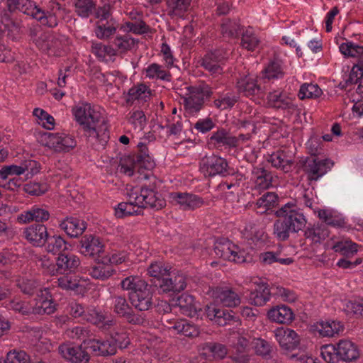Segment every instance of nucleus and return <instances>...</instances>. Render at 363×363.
Returning <instances> with one entry per match:
<instances>
[{
  "mask_svg": "<svg viewBox=\"0 0 363 363\" xmlns=\"http://www.w3.org/2000/svg\"><path fill=\"white\" fill-rule=\"evenodd\" d=\"M73 112L88 142L96 150L104 148L109 139V131L101 113L86 103L76 106Z\"/></svg>",
  "mask_w": 363,
  "mask_h": 363,
  "instance_id": "1",
  "label": "nucleus"
},
{
  "mask_svg": "<svg viewBox=\"0 0 363 363\" xmlns=\"http://www.w3.org/2000/svg\"><path fill=\"white\" fill-rule=\"evenodd\" d=\"M138 190V201L143 208H151L156 210L162 208L165 205L164 200L158 193L155 183L143 185Z\"/></svg>",
  "mask_w": 363,
  "mask_h": 363,
  "instance_id": "2",
  "label": "nucleus"
},
{
  "mask_svg": "<svg viewBox=\"0 0 363 363\" xmlns=\"http://www.w3.org/2000/svg\"><path fill=\"white\" fill-rule=\"evenodd\" d=\"M277 217L284 218L292 228V233L301 230L306 224L303 214L298 211L292 203H286L275 212Z\"/></svg>",
  "mask_w": 363,
  "mask_h": 363,
  "instance_id": "3",
  "label": "nucleus"
},
{
  "mask_svg": "<svg viewBox=\"0 0 363 363\" xmlns=\"http://www.w3.org/2000/svg\"><path fill=\"white\" fill-rule=\"evenodd\" d=\"M155 286L162 293H179L186 286V277L182 273L171 269L161 280V283L155 282Z\"/></svg>",
  "mask_w": 363,
  "mask_h": 363,
  "instance_id": "4",
  "label": "nucleus"
},
{
  "mask_svg": "<svg viewBox=\"0 0 363 363\" xmlns=\"http://www.w3.org/2000/svg\"><path fill=\"white\" fill-rule=\"evenodd\" d=\"M228 162L225 159L211 154L206 155L200 162V168L206 177L223 175L228 171Z\"/></svg>",
  "mask_w": 363,
  "mask_h": 363,
  "instance_id": "5",
  "label": "nucleus"
},
{
  "mask_svg": "<svg viewBox=\"0 0 363 363\" xmlns=\"http://www.w3.org/2000/svg\"><path fill=\"white\" fill-rule=\"evenodd\" d=\"M333 162L328 160H319L310 157L303 162V169L308 175L309 180H318L333 166Z\"/></svg>",
  "mask_w": 363,
  "mask_h": 363,
  "instance_id": "6",
  "label": "nucleus"
},
{
  "mask_svg": "<svg viewBox=\"0 0 363 363\" xmlns=\"http://www.w3.org/2000/svg\"><path fill=\"white\" fill-rule=\"evenodd\" d=\"M113 311L119 316L125 318L128 323L133 325L143 324L144 318L135 314L124 296H113L112 297Z\"/></svg>",
  "mask_w": 363,
  "mask_h": 363,
  "instance_id": "7",
  "label": "nucleus"
},
{
  "mask_svg": "<svg viewBox=\"0 0 363 363\" xmlns=\"http://www.w3.org/2000/svg\"><path fill=\"white\" fill-rule=\"evenodd\" d=\"M83 344L95 356L109 357L116 354L117 351L110 337L104 339L91 338L84 340Z\"/></svg>",
  "mask_w": 363,
  "mask_h": 363,
  "instance_id": "8",
  "label": "nucleus"
},
{
  "mask_svg": "<svg viewBox=\"0 0 363 363\" xmlns=\"http://www.w3.org/2000/svg\"><path fill=\"white\" fill-rule=\"evenodd\" d=\"M44 136L45 145L55 152H69L77 145L74 138L65 133H47Z\"/></svg>",
  "mask_w": 363,
  "mask_h": 363,
  "instance_id": "9",
  "label": "nucleus"
},
{
  "mask_svg": "<svg viewBox=\"0 0 363 363\" xmlns=\"http://www.w3.org/2000/svg\"><path fill=\"white\" fill-rule=\"evenodd\" d=\"M128 201L121 202L115 208V215L116 217L121 218L125 216L131 215H138L142 213V206L138 201V190L131 188L127 191Z\"/></svg>",
  "mask_w": 363,
  "mask_h": 363,
  "instance_id": "10",
  "label": "nucleus"
},
{
  "mask_svg": "<svg viewBox=\"0 0 363 363\" xmlns=\"http://www.w3.org/2000/svg\"><path fill=\"white\" fill-rule=\"evenodd\" d=\"M58 350L65 359L72 363H88L90 359V355L86 351L89 348H86L84 344L79 346L62 345Z\"/></svg>",
  "mask_w": 363,
  "mask_h": 363,
  "instance_id": "11",
  "label": "nucleus"
},
{
  "mask_svg": "<svg viewBox=\"0 0 363 363\" xmlns=\"http://www.w3.org/2000/svg\"><path fill=\"white\" fill-rule=\"evenodd\" d=\"M275 337L284 352L295 350L300 343L298 335L294 330L289 328H281L277 329Z\"/></svg>",
  "mask_w": 363,
  "mask_h": 363,
  "instance_id": "12",
  "label": "nucleus"
},
{
  "mask_svg": "<svg viewBox=\"0 0 363 363\" xmlns=\"http://www.w3.org/2000/svg\"><path fill=\"white\" fill-rule=\"evenodd\" d=\"M228 53L220 50H216L208 53L203 59L201 65L211 73L212 75H219L223 73V67L220 65L227 58Z\"/></svg>",
  "mask_w": 363,
  "mask_h": 363,
  "instance_id": "13",
  "label": "nucleus"
},
{
  "mask_svg": "<svg viewBox=\"0 0 363 363\" xmlns=\"http://www.w3.org/2000/svg\"><path fill=\"white\" fill-rule=\"evenodd\" d=\"M23 237L33 246L42 247L48 240V233L44 225L34 224L25 228Z\"/></svg>",
  "mask_w": 363,
  "mask_h": 363,
  "instance_id": "14",
  "label": "nucleus"
},
{
  "mask_svg": "<svg viewBox=\"0 0 363 363\" xmlns=\"http://www.w3.org/2000/svg\"><path fill=\"white\" fill-rule=\"evenodd\" d=\"M81 252L85 256L93 257L95 260L101 256L104 252V245L99 238L92 235L84 236L80 241Z\"/></svg>",
  "mask_w": 363,
  "mask_h": 363,
  "instance_id": "15",
  "label": "nucleus"
},
{
  "mask_svg": "<svg viewBox=\"0 0 363 363\" xmlns=\"http://www.w3.org/2000/svg\"><path fill=\"white\" fill-rule=\"evenodd\" d=\"M79 258L72 253H61L56 259L57 274H72L80 265Z\"/></svg>",
  "mask_w": 363,
  "mask_h": 363,
  "instance_id": "16",
  "label": "nucleus"
},
{
  "mask_svg": "<svg viewBox=\"0 0 363 363\" xmlns=\"http://www.w3.org/2000/svg\"><path fill=\"white\" fill-rule=\"evenodd\" d=\"M171 198L172 202L179 206V208L183 211L194 210L203 204L201 198L187 193L174 192L171 194Z\"/></svg>",
  "mask_w": 363,
  "mask_h": 363,
  "instance_id": "17",
  "label": "nucleus"
},
{
  "mask_svg": "<svg viewBox=\"0 0 363 363\" xmlns=\"http://www.w3.org/2000/svg\"><path fill=\"white\" fill-rule=\"evenodd\" d=\"M35 44L40 50L54 55H58V52L62 48V42L60 38L49 33L42 34L36 40Z\"/></svg>",
  "mask_w": 363,
  "mask_h": 363,
  "instance_id": "18",
  "label": "nucleus"
},
{
  "mask_svg": "<svg viewBox=\"0 0 363 363\" xmlns=\"http://www.w3.org/2000/svg\"><path fill=\"white\" fill-rule=\"evenodd\" d=\"M337 359L346 362H351L359 357L357 346L347 340H340L337 344Z\"/></svg>",
  "mask_w": 363,
  "mask_h": 363,
  "instance_id": "19",
  "label": "nucleus"
},
{
  "mask_svg": "<svg viewBox=\"0 0 363 363\" xmlns=\"http://www.w3.org/2000/svg\"><path fill=\"white\" fill-rule=\"evenodd\" d=\"M228 353L225 345L214 342H206L202 346L200 354L201 358L208 361H218L223 359Z\"/></svg>",
  "mask_w": 363,
  "mask_h": 363,
  "instance_id": "20",
  "label": "nucleus"
},
{
  "mask_svg": "<svg viewBox=\"0 0 363 363\" xmlns=\"http://www.w3.org/2000/svg\"><path fill=\"white\" fill-rule=\"evenodd\" d=\"M129 299L131 304L138 310L145 311L149 310L152 306V292L151 286L148 285L145 289L135 294H130Z\"/></svg>",
  "mask_w": 363,
  "mask_h": 363,
  "instance_id": "21",
  "label": "nucleus"
},
{
  "mask_svg": "<svg viewBox=\"0 0 363 363\" xmlns=\"http://www.w3.org/2000/svg\"><path fill=\"white\" fill-rule=\"evenodd\" d=\"M50 213L48 210L38 206H34L30 209L22 212L17 217L19 223L26 224L35 221L44 222L49 219Z\"/></svg>",
  "mask_w": 363,
  "mask_h": 363,
  "instance_id": "22",
  "label": "nucleus"
},
{
  "mask_svg": "<svg viewBox=\"0 0 363 363\" xmlns=\"http://www.w3.org/2000/svg\"><path fill=\"white\" fill-rule=\"evenodd\" d=\"M213 296L217 303L225 307H236L241 303L240 296L232 289L216 288Z\"/></svg>",
  "mask_w": 363,
  "mask_h": 363,
  "instance_id": "23",
  "label": "nucleus"
},
{
  "mask_svg": "<svg viewBox=\"0 0 363 363\" xmlns=\"http://www.w3.org/2000/svg\"><path fill=\"white\" fill-rule=\"evenodd\" d=\"M267 315L271 320L282 324L290 323L294 318L291 309L284 305L271 308Z\"/></svg>",
  "mask_w": 363,
  "mask_h": 363,
  "instance_id": "24",
  "label": "nucleus"
},
{
  "mask_svg": "<svg viewBox=\"0 0 363 363\" xmlns=\"http://www.w3.org/2000/svg\"><path fill=\"white\" fill-rule=\"evenodd\" d=\"M60 226L72 238L82 235L86 228V223L83 220L74 217L66 218Z\"/></svg>",
  "mask_w": 363,
  "mask_h": 363,
  "instance_id": "25",
  "label": "nucleus"
},
{
  "mask_svg": "<svg viewBox=\"0 0 363 363\" xmlns=\"http://www.w3.org/2000/svg\"><path fill=\"white\" fill-rule=\"evenodd\" d=\"M7 3L10 11L18 10L35 19L36 18L35 12L39 7L30 0H7Z\"/></svg>",
  "mask_w": 363,
  "mask_h": 363,
  "instance_id": "26",
  "label": "nucleus"
},
{
  "mask_svg": "<svg viewBox=\"0 0 363 363\" xmlns=\"http://www.w3.org/2000/svg\"><path fill=\"white\" fill-rule=\"evenodd\" d=\"M330 232L325 224L319 223L308 227L305 230L304 235L306 239L314 243H320L329 236Z\"/></svg>",
  "mask_w": 363,
  "mask_h": 363,
  "instance_id": "27",
  "label": "nucleus"
},
{
  "mask_svg": "<svg viewBox=\"0 0 363 363\" xmlns=\"http://www.w3.org/2000/svg\"><path fill=\"white\" fill-rule=\"evenodd\" d=\"M169 328L189 337H197L200 333L199 328L196 325L186 319L174 322Z\"/></svg>",
  "mask_w": 363,
  "mask_h": 363,
  "instance_id": "28",
  "label": "nucleus"
},
{
  "mask_svg": "<svg viewBox=\"0 0 363 363\" xmlns=\"http://www.w3.org/2000/svg\"><path fill=\"white\" fill-rule=\"evenodd\" d=\"M271 297V289L266 284L258 285L257 289L251 291L249 295L250 303L257 306H262L267 303Z\"/></svg>",
  "mask_w": 363,
  "mask_h": 363,
  "instance_id": "29",
  "label": "nucleus"
},
{
  "mask_svg": "<svg viewBox=\"0 0 363 363\" xmlns=\"http://www.w3.org/2000/svg\"><path fill=\"white\" fill-rule=\"evenodd\" d=\"M174 305L179 307L181 312L188 316L193 317L196 314L194 298L189 294H183L174 300Z\"/></svg>",
  "mask_w": 363,
  "mask_h": 363,
  "instance_id": "30",
  "label": "nucleus"
},
{
  "mask_svg": "<svg viewBox=\"0 0 363 363\" xmlns=\"http://www.w3.org/2000/svg\"><path fill=\"white\" fill-rule=\"evenodd\" d=\"M214 252L218 257L230 261L232 255L238 253V247L229 240L220 241L216 243Z\"/></svg>",
  "mask_w": 363,
  "mask_h": 363,
  "instance_id": "31",
  "label": "nucleus"
},
{
  "mask_svg": "<svg viewBox=\"0 0 363 363\" xmlns=\"http://www.w3.org/2000/svg\"><path fill=\"white\" fill-rule=\"evenodd\" d=\"M237 87L240 92L247 96L258 95L261 92L260 86L257 84V81L248 77L239 79Z\"/></svg>",
  "mask_w": 363,
  "mask_h": 363,
  "instance_id": "32",
  "label": "nucleus"
},
{
  "mask_svg": "<svg viewBox=\"0 0 363 363\" xmlns=\"http://www.w3.org/2000/svg\"><path fill=\"white\" fill-rule=\"evenodd\" d=\"M46 242L47 251L52 254L58 253L60 255L65 252L71 247L60 235H53L51 237L48 235Z\"/></svg>",
  "mask_w": 363,
  "mask_h": 363,
  "instance_id": "33",
  "label": "nucleus"
},
{
  "mask_svg": "<svg viewBox=\"0 0 363 363\" xmlns=\"http://www.w3.org/2000/svg\"><path fill=\"white\" fill-rule=\"evenodd\" d=\"M149 284L138 277L130 276L123 279L121 282V286L123 290L129 291V294H135L145 289Z\"/></svg>",
  "mask_w": 363,
  "mask_h": 363,
  "instance_id": "34",
  "label": "nucleus"
},
{
  "mask_svg": "<svg viewBox=\"0 0 363 363\" xmlns=\"http://www.w3.org/2000/svg\"><path fill=\"white\" fill-rule=\"evenodd\" d=\"M117 30L116 22L112 19L109 21H99L95 28L96 36L101 40L108 39L113 35Z\"/></svg>",
  "mask_w": 363,
  "mask_h": 363,
  "instance_id": "35",
  "label": "nucleus"
},
{
  "mask_svg": "<svg viewBox=\"0 0 363 363\" xmlns=\"http://www.w3.org/2000/svg\"><path fill=\"white\" fill-rule=\"evenodd\" d=\"M267 99L269 104L277 108L290 109L294 107L290 99L278 91L269 93Z\"/></svg>",
  "mask_w": 363,
  "mask_h": 363,
  "instance_id": "36",
  "label": "nucleus"
},
{
  "mask_svg": "<svg viewBox=\"0 0 363 363\" xmlns=\"http://www.w3.org/2000/svg\"><path fill=\"white\" fill-rule=\"evenodd\" d=\"M204 100L203 97L198 95L194 91L190 93L189 97L183 99V104L186 111L191 114L198 113L203 107Z\"/></svg>",
  "mask_w": 363,
  "mask_h": 363,
  "instance_id": "37",
  "label": "nucleus"
},
{
  "mask_svg": "<svg viewBox=\"0 0 363 363\" xmlns=\"http://www.w3.org/2000/svg\"><path fill=\"white\" fill-rule=\"evenodd\" d=\"M315 330L322 336L333 337L342 330L340 323L320 321L314 325Z\"/></svg>",
  "mask_w": 363,
  "mask_h": 363,
  "instance_id": "38",
  "label": "nucleus"
},
{
  "mask_svg": "<svg viewBox=\"0 0 363 363\" xmlns=\"http://www.w3.org/2000/svg\"><path fill=\"white\" fill-rule=\"evenodd\" d=\"M35 303H33V314L43 315L52 314L56 310L57 305L52 299L39 298L34 300Z\"/></svg>",
  "mask_w": 363,
  "mask_h": 363,
  "instance_id": "39",
  "label": "nucleus"
},
{
  "mask_svg": "<svg viewBox=\"0 0 363 363\" xmlns=\"http://www.w3.org/2000/svg\"><path fill=\"white\" fill-rule=\"evenodd\" d=\"M35 15L37 16L35 19L42 25L54 28L58 24L57 17L59 15L48 9H47L45 12L44 10L39 8L38 10H36Z\"/></svg>",
  "mask_w": 363,
  "mask_h": 363,
  "instance_id": "40",
  "label": "nucleus"
},
{
  "mask_svg": "<svg viewBox=\"0 0 363 363\" xmlns=\"http://www.w3.org/2000/svg\"><path fill=\"white\" fill-rule=\"evenodd\" d=\"M211 140L218 144L228 145L229 147H236L238 145V139L232 136L224 129H220L214 133L211 137Z\"/></svg>",
  "mask_w": 363,
  "mask_h": 363,
  "instance_id": "41",
  "label": "nucleus"
},
{
  "mask_svg": "<svg viewBox=\"0 0 363 363\" xmlns=\"http://www.w3.org/2000/svg\"><path fill=\"white\" fill-rule=\"evenodd\" d=\"M256 177L255 184L259 189H266L272 186V175L264 168H257L254 170Z\"/></svg>",
  "mask_w": 363,
  "mask_h": 363,
  "instance_id": "42",
  "label": "nucleus"
},
{
  "mask_svg": "<svg viewBox=\"0 0 363 363\" xmlns=\"http://www.w3.org/2000/svg\"><path fill=\"white\" fill-rule=\"evenodd\" d=\"M323 94V91L317 85L313 84H303L298 91V97L301 99H317Z\"/></svg>",
  "mask_w": 363,
  "mask_h": 363,
  "instance_id": "43",
  "label": "nucleus"
},
{
  "mask_svg": "<svg viewBox=\"0 0 363 363\" xmlns=\"http://www.w3.org/2000/svg\"><path fill=\"white\" fill-rule=\"evenodd\" d=\"M171 267H164L161 263H152L147 269V274L152 278V282L155 285V283H161L164 275L167 273Z\"/></svg>",
  "mask_w": 363,
  "mask_h": 363,
  "instance_id": "44",
  "label": "nucleus"
},
{
  "mask_svg": "<svg viewBox=\"0 0 363 363\" xmlns=\"http://www.w3.org/2000/svg\"><path fill=\"white\" fill-rule=\"evenodd\" d=\"M138 42V40L131 38L129 35H125L116 36L113 44L121 52H125L128 50H132Z\"/></svg>",
  "mask_w": 363,
  "mask_h": 363,
  "instance_id": "45",
  "label": "nucleus"
},
{
  "mask_svg": "<svg viewBox=\"0 0 363 363\" xmlns=\"http://www.w3.org/2000/svg\"><path fill=\"white\" fill-rule=\"evenodd\" d=\"M240 26L235 20L224 19L221 23V33L224 37L235 38L238 36Z\"/></svg>",
  "mask_w": 363,
  "mask_h": 363,
  "instance_id": "46",
  "label": "nucleus"
},
{
  "mask_svg": "<svg viewBox=\"0 0 363 363\" xmlns=\"http://www.w3.org/2000/svg\"><path fill=\"white\" fill-rule=\"evenodd\" d=\"M290 233H292V228L284 218H279L274 223V234L276 238L281 241L289 238Z\"/></svg>",
  "mask_w": 363,
  "mask_h": 363,
  "instance_id": "47",
  "label": "nucleus"
},
{
  "mask_svg": "<svg viewBox=\"0 0 363 363\" xmlns=\"http://www.w3.org/2000/svg\"><path fill=\"white\" fill-rule=\"evenodd\" d=\"M118 169L121 173L128 176H132L135 171H138L135 155L121 157Z\"/></svg>",
  "mask_w": 363,
  "mask_h": 363,
  "instance_id": "48",
  "label": "nucleus"
},
{
  "mask_svg": "<svg viewBox=\"0 0 363 363\" xmlns=\"http://www.w3.org/2000/svg\"><path fill=\"white\" fill-rule=\"evenodd\" d=\"M75 12L82 18L92 14L96 4L93 0H74Z\"/></svg>",
  "mask_w": 363,
  "mask_h": 363,
  "instance_id": "49",
  "label": "nucleus"
},
{
  "mask_svg": "<svg viewBox=\"0 0 363 363\" xmlns=\"http://www.w3.org/2000/svg\"><path fill=\"white\" fill-rule=\"evenodd\" d=\"M254 349L257 355L261 356L265 359L272 357L273 349L270 343L264 339H257L254 342Z\"/></svg>",
  "mask_w": 363,
  "mask_h": 363,
  "instance_id": "50",
  "label": "nucleus"
},
{
  "mask_svg": "<svg viewBox=\"0 0 363 363\" xmlns=\"http://www.w3.org/2000/svg\"><path fill=\"white\" fill-rule=\"evenodd\" d=\"M57 279V286L65 290L75 291L79 285V280L72 274H65Z\"/></svg>",
  "mask_w": 363,
  "mask_h": 363,
  "instance_id": "51",
  "label": "nucleus"
},
{
  "mask_svg": "<svg viewBox=\"0 0 363 363\" xmlns=\"http://www.w3.org/2000/svg\"><path fill=\"white\" fill-rule=\"evenodd\" d=\"M340 51L346 57L363 59V47L354 45L351 42L342 43L340 46Z\"/></svg>",
  "mask_w": 363,
  "mask_h": 363,
  "instance_id": "52",
  "label": "nucleus"
},
{
  "mask_svg": "<svg viewBox=\"0 0 363 363\" xmlns=\"http://www.w3.org/2000/svg\"><path fill=\"white\" fill-rule=\"evenodd\" d=\"M260 259L264 264H272L277 262L282 265H289L294 262L291 258H281L279 253H275L273 252L262 253Z\"/></svg>",
  "mask_w": 363,
  "mask_h": 363,
  "instance_id": "53",
  "label": "nucleus"
},
{
  "mask_svg": "<svg viewBox=\"0 0 363 363\" xmlns=\"http://www.w3.org/2000/svg\"><path fill=\"white\" fill-rule=\"evenodd\" d=\"M109 337L113 342L116 350L118 347L126 348L130 345L128 335L123 329L112 331Z\"/></svg>",
  "mask_w": 363,
  "mask_h": 363,
  "instance_id": "54",
  "label": "nucleus"
},
{
  "mask_svg": "<svg viewBox=\"0 0 363 363\" xmlns=\"http://www.w3.org/2000/svg\"><path fill=\"white\" fill-rule=\"evenodd\" d=\"M191 0H167L169 12L175 16H181L188 11Z\"/></svg>",
  "mask_w": 363,
  "mask_h": 363,
  "instance_id": "55",
  "label": "nucleus"
},
{
  "mask_svg": "<svg viewBox=\"0 0 363 363\" xmlns=\"http://www.w3.org/2000/svg\"><path fill=\"white\" fill-rule=\"evenodd\" d=\"M6 359L8 360V363H45L42 359L36 360L35 362H31L29 356L22 350L9 352Z\"/></svg>",
  "mask_w": 363,
  "mask_h": 363,
  "instance_id": "56",
  "label": "nucleus"
},
{
  "mask_svg": "<svg viewBox=\"0 0 363 363\" xmlns=\"http://www.w3.org/2000/svg\"><path fill=\"white\" fill-rule=\"evenodd\" d=\"M333 249L335 252H340L342 255L349 258L357 252V245L351 241H341L336 243Z\"/></svg>",
  "mask_w": 363,
  "mask_h": 363,
  "instance_id": "57",
  "label": "nucleus"
},
{
  "mask_svg": "<svg viewBox=\"0 0 363 363\" xmlns=\"http://www.w3.org/2000/svg\"><path fill=\"white\" fill-rule=\"evenodd\" d=\"M259 43V40L252 30H246V31L242 33L241 39L242 48L247 50H254L258 47Z\"/></svg>",
  "mask_w": 363,
  "mask_h": 363,
  "instance_id": "58",
  "label": "nucleus"
},
{
  "mask_svg": "<svg viewBox=\"0 0 363 363\" xmlns=\"http://www.w3.org/2000/svg\"><path fill=\"white\" fill-rule=\"evenodd\" d=\"M150 95V91H147V87L144 84H140L136 87L131 88L128 91V99L127 102L135 100H144Z\"/></svg>",
  "mask_w": 363,
  "mask_h": 363,
  "instance_id": "59",
  "label": "nucleus"
},
{
  "mask_svg": "<svg viewBox=\"0 0 363 363\" xmlns=\"http://www.w3.org/2000/svg\"><path fill=\"white\" fill-rule=\"evenodd\" d=\"M343 310L347 315L363 317V299L345 303Z\"/></svg>",
  "mask_w": 363,
  "mask_h": 363,
  "instance_id": "60",
  "label": "nucleus"
},
{
  "mask_svg": "<svg viewBox=\"0 0 363 363\" xmlns=\"http://www.w3.org/2000/svg\"><path fill=\"white\" fill-rule=\"evenodd\" d=\"M102 264L91 269L89 274L93 278L104 280L112 275L113 270L108 266L105 265L106 264Z\"/></svg>",
  "mask_w": 363,
  "mask_h": 363,
  "instance_id": "61",
  "label": "nucleus"
},
{
  "mask_svg": "<svg viewBox=\"0 0 363 363\" xmlns=\"http://www.w3.org/2000/svg\"><path fill=\"white\" fill-rule=\"evenodd\" d=\"M146 76L149 78H159L163 80L169 81L171 75L166 71L161 69L157 64H152L146 69Z\"/></svg>",
  "mask_w": 363,
  "mask_h": 363,
  "instance_id": "62",
  "label": "nucleus"
},
{
  "mask_svg": "<svg viewBox=\"0 0 363 363\" xmlns=\"http://www.w3.org/2000/svg\"><path fill=\"white\" fill-rule=\"evenodd\" d=\"M10 308L23 315L33 314V303L12 300L9 303Z\"/></svg>",
  "mask_w": 363,
  "mask_h": 363,
  "instance_id": "63",
  "label": "nucleus"
},
{
  "mask_svg": "<svg viewBox=\"0 0 363 363\" xmlns=\"http://www.w3.org/2000/svg\"><path fill=\"white\" fill-rule=\"evenodd\" d=\"M128 121L135 129L143 130L146 123V117L142 111L136 110L130 113Z\"/></svg>",
  "mask_w": 363,
  "mask_h": 363,
  "instance_id": "64",
  "label": "nucleus"
}]
</instances>
